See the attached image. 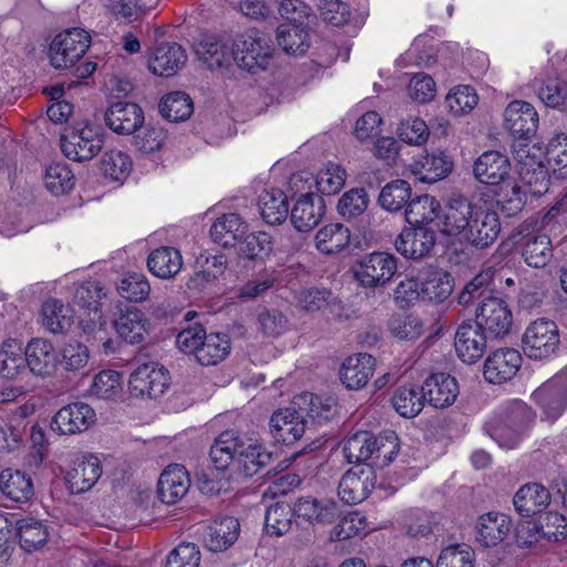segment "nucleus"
<instances>
[{"instance_id": "f257e3e1", "label": "nucleus", "mask_w": 567, "mask_h": 567, "mask_svg": "<svg viewBox=\"0 0 567 567\" xmlns=\"http://www.w3.org/2000/svg\"><path fill=\"white\" fill-rule=\"evenodd\" d=\"M488 274H480L473 278L458 296V302L467 305L481 299L474 323L489 339H502L507 336L513 324L512 311L505 300L493 296L487 289Z\"/></svg>"}, {"instance_id": "f03ea898", "label": "nucleus", "mask_w": 567, "mask_h": 567, "mask_svg": "<svg viewBox=\"0 0 567 567\" xmlns=\"http://www.w3.org/2000/svg\"><path fill=\"white\" fill-rule=\"evenodd\" d=\"M210 458L217 470H228L233 475L251 477L269 463L271 454L257 442L224 432L212 445Z\"/></svg>"}, {"instance_id": "7ed1b4c3", "label": "nucleus", "mask_w": 567, "mask_h": 567, "mask_svg": "<svg viewBox=\"0 0 567 567\" xmlns=\"http://www.w3.org/2000/svg\"><path fill=\"white\" fill-rule=\"evenodd\" d=\"M483 208L464 196H453L443 209L437 227L442 234L468 244L471 230L475 229L474 220Z\"/></svg>"}, {"instance_id": "20e7f679", "label": "nucleus", "mask_w": 567, "mask_h": 567, "mask_svg": "<svg viewBox=\"0 0 567 567\" xmlns=\"http://www.w3.org/2000/svg\"><path fill=\"white\" fill-rule=\"evenodd\" d=\"M483 208L464 196H453L443 209L437 227L442 234L468 244L471 230L475 229L474 220Z\"/></svg>"}, {"instance_id": "39448f33", "label": "nucleus", "mask_w": 567, "mask_h": 567, "mask_svg": "<svg viewBox=\"0 0 567 567\" xmlns=\"http://www.w3.org/2000/svg\"><path fill=\"white\" fill-rule=\"evenodd\" d=\"M512 148L518 175L530 187V193L537 196L546 193L549 179L542 148L527 142H515Z\"/></svg>"}, {"instance_id": "423d86ee", "label": "nucleus", "mask_w": 567, "mask_h": 567, "mask_svg": "<svg viewBox=\"0 0 567 567\" xmlns=\"http://www.w3.org/2000/svg\"><path fill=\"white\" fill-rule=\"evenodd\" d=\"M396 436L391 433L384 439H377L367 431H361L350 436L344 446L343 453L349 463H359L369 460L375 454V458H383L382 464L388 465L398 454Z\"/></svg>"}, {"instance_id": "0eeeda50", "label": "nucleus", "mask_w": 567, "mask_h": 567, "mask_svg": "<svg viewBox=\"0 0 567 567\" xmlns=\"http://www.w3.org/2000/svg\"><path fill=\"white\" fill-rule=\"evenodd\" d=\"M233 50L235 63L251 73L265 70L272 55L269 38L257 30L238 34L233 41Z\"/></svg>"}, {"instance_id": "6e6552de", "label": "nucleus", "mask_w": 567, "mask_h": 567, "mask_svg": "<svg viewBox=\"0 0 567 567\" xmlns=\"http://www.w3.org/2000/svg\"><path fill=\"white\" fill-rule=\"evenodd\" d=\"M559 344L560 336L557 324L545 318L530 322L522 338L524 353L535 360L548 359L556 353Z\"/></svg>"}, {"instance_id": "1a4fd4ad", "label": "nucleus", "mask_w": 567, "mask_h": 567, "mask_svg": "<svg viewBox=\"0 0 567 567\" xmlns=\"http://www.w3.org/2000/svg\"><path fill=\"white\" fill-rule=\"evenodd\" d=\"M104 135L101 127L85 124L74 127L61 138V148L72 161L83 162L95 157L102 150Z\"/></svg>"}, {"instance_id": "9d476101", "label": "nucleus", "mask_w": 567, "mask_h": 567, "mask_svg": "<svg viewBox=\"0 0 567 567\" xmlns=\"http://www.w3.org/2000/svg\"><path fill=\"white\" fill-rule=\"evenodd\" d=\"M90 47L89 33L79 28L65 30L54 37L49 56L55 69H68L79 61Z\"/></svg>"}, {"instance_id": "9b49d317", "label": "nucleus", "mask_w": 567, "mask_h": 567, "mask_svg": "<svg viewBox=\"0 0 567 567\" xmlns=\"http://www.w3.org/2000/svg\"><path fill=\"white\" fill-rule=\"evenodd\" d=\"M398 270V259L378 251L364 256L354 267V277L362 287L378 288L389 284Z\"/></svg>"}, {"instance_id": "f8f14e48", "label": "nucleus", "mask_w": 567, "mask_h": 567, "mask_svg": "<svg viewBox=\"0 0 567 567\" xmlns=\"http://www.w3.org/2000/svg\"><path fill=\"white\" fill-rule=\"evenodd\" d=\"M169 385L168 370L156 362L140 364L130 375L128 388L135 396L157 398Z\"/></svg>"}, {"instance_id": "ddd939ff", "label": "nucleus", "mask_w": 567, "mask_h": 567, "mask_svg": "<svg viewBox=\"0 0 567 567\" xmlns=\"http://www.w3.org/2000/svg\"><path fill=\"white\" fill-rule=\"evenodd\" d=\"M377 484L375 470L370 465H359L347 471L338 486L340 499L349 505L363 502Z\"/></svg>"}, {"instance_id": "4468645a", "label": "nucleus", "mask_w": 567, "mask_h": 567, "mask_svg": "<svg viewBox=\"0 0 567 567\" xmlns=\"http://www.w3.org/2000/svg\"><path fill=\"white\" fill-rule=\"evenodd\" d=\"M547 419L556 420L567 408V365L533 393Z\"/></svg>"}, {"instance_id": "2eb2a0df", "label": "nucleus", "mask_w": 567, "mask_h": 567, "mask_svg": "<svg viewBox=\"0 0 567 567\" xmlns=\"http://www.w3.org/2000/svg\"><path fill=\"white\" fill-rule=\"evenodd\" d=\"M95 421V411L87 403L74 402L54 414L51 429L59 435H74L89 430Z\"/></svg>"}, {"instance_id": "dca6fc26", "label": "nucleus", "mask_w": 567, "mask_h": 567, "mask_svg": "<svg viewBox=\"0 0 567 567\" xmlns=\"http://www.w3.org/2000/svg\"><path fill=\"white\" fill-rule=\"evenodd\" d=\"M522 364L520 353L512 348L492 352L484 362V378L487 382L502 384L512 380Z\"/></svg>"}, {"instance_id": "f3484780", "label": "nucleus", "mask_w": 567, "mask_h": 567, "mask_svg": "<svg viewBox=\"0 0 567 567\" xmlns=\"http://www.w3.org/2000/svg\"><path fill=\"white\" fill-rule=\"evenodd\" d=\"M504 122L516 142H526L536 132L538 114L530 103L513 101L505 109Z\"/></svg>"}, {"instance_id": "a211bd4d", "label": "nucleus", "mask_w": 567, "mask_h": 567, "mask_svg": "<svg viewBox=\"0 0 567 567\" xmlns=\"http://www.w3.org/2000/svg\"><path fill=\"white\" fill-rule=\"evenodd\" d=\"M435 239L434 230L424 226H411L402 229L394 247L405 258L421 259L434 248Z\"/></svg>"}, {"instance_id": "6ab92c4d", "label": "nucleus", "mask_w": 567, "mask_h": 567, "mask_svg": "<svg viewBox=\"0 0 567 567\" xmlns=\"http://www.w3.org/2000/svg\"><path fill=\"white\" fill-rule=\"evenodd\" d=\"M487 339L489 337L485 336L475 323L463 322L457 328L454 340L458 358L465 363H475L483 357Z\"/></svg>"}, {"instance_id": "aec40b11", "label": "nucleus", "mask_w": 567, "mask_h": 567, "mask_svg": "<svg viewBox=\"0 0 567 567\" xmlns=\"http://www.w3.org/2000/svg\"><path fill=\"white\" fill-rule=\"evenodd\" d=\"M295 516L310 524H332L339 517L337 503L330 498L299 497L293 505Z\"/></svg>"}, {"instance_id": "412c9836", "label": "nucleus", "mask_w": 567, "mask_h": 567, "mask_svg": "<svg viewBox=\"0 0 567 567\" xmlns=\"http://www.w3.org/2000/svg\"><path fill=\"white\" fill-rule=\"evenodd\" d=\"M512 529V519L501 512H488L481 515L475 524L476 540L484 547L501 544Z\"/></svg>"}, {"instance_id": "4be33fe9", "label": "nucleus", "mask_w": 567, "mask_h": 567, "mask_svg": "<svg viewBox=\"0 0 567 567\" xmlns=\"http://www.w3.org/2000/svg\"><path fill=\"white\" fill-rule=\"evenodd\" d=\"M270 432L277 442L292 444L305 433L306 421L301 413L293 409H281L270 417Z\"/></svg>"}, {"instance_id": "5701e85b", "label": "nucleus", "mask_w": 567, "mask_h": 567, "mask_svg": "<svg viewBox=\"0 0 567 567\" xmlns=\"http://www.w3.org/2000/svg\"><path fill=\"white\" fill-rule=\"evenodd\" d=\"M511 164L508 158L499 152H484L474 163L475 178L483 184L499 185L509 175Z\"/></svg>"}, {"instance_id": "b1692460", "label": "nucleus", "mask_w": 567, "mask_h": 567, "mask_svg": "<svg viewBox=\"0 0 567 567\" xmlns=\"http://www.w3.org/2000/svg\"><path fill=\"white\" fill-rule=\"evenodd\" d=\"M113 324L118 337L130 344L143 342L151 331L148 318L134 307L121 311Z\"/></svg>"}, {"instance_id": "393cba45", "label": "nucleus", "mask_w": 567, "mask_h": 567, "mask_svg": "<svg viewBox=\"0 0 567 567\" xmlns=\"http://www.w3.org/2000/svg\"><path fill=\"white\" fill-rule=\"evenodd\" d=\"M106 125L117 134H132L142 126L144 115L142 109L130 102L113 103L105 112Z\"/></svg>"}, {"instance_id": "a878e982", "label": "nucleus", "mask_w": 567, "mask_h": 567, "mask_svg": "<svg viewBox=\"0 0 567 567\" xmlns=\"http://www.w3.org/2000/svg\"><path fill=\"white\" fill-rule=\"evenodd\" d=\"M422 392L432 406L445 409L455 402L460 390L455 378L446 373H434L425 380Z\"/></svg>"}, {"instance_id": "bb28decb", "label": "nucleus", "mask_w": 567, "mask_h": 567, "mask_svg": "<svg viewBox=\"0 0 567 567\" xmlns=\"http://www.w3.org/2000/svg\"><path fill=\"white\" fill-rule=\"evenodd\" d=\"M102 474V465L94 455L84 456L78 461L66 473L65 482L72 494H82L90 491Z\"/></svg>"}, {"instance_id": "cd10ccee", "label": "nucleus", "mask_w": 567, "mask_h": 567, "mask_svg": "<svg viewBox=\"0 0 567 567\" xmlns=\"http://www.w3.org/2000/svg\"><path fill=\"white\" fill-rule=\"evenodd\" d=\"M375 360L368 353L348 357L340 368V380L350 390L367 385L374 372Z\"/></svg>"}, {"instance_id": "c85d7f7f", "label": "nucleus", "mask_w": 567, "mask_h": 567, "mask_svg": "<svg viewBox=\"0 0 567 567\" xmlns=\"http://www.w3.org/2000/svg\"><path fill=\"white\" fill-rule=\"evenodd\" d=\"M27 371L39 377L51 375L56 367L53 344L45 339L34 338L25 347Z\"/></svg>"}, {"instance_id": "c756f323", "label": "nucleus", "mask_w": 567, "mask_h": 567, "mask_svg": "<svg viewBox=\"0 0 567 567\" xmlns=\"http://www.w3.org/2000/svg\"><path fill=\"white\" fill-rule=\"evenodd\" d=\"M189 488V477L184 466H167L159 476L157 494L165 504H175L182 499Z\"/></svg>"}, {"instance_id": "7c9ffc66", "label": "nucleus", "mask_w": 567, "mask_h": 567, "mask_svg": "<svg viewBox=\"0 0 567 567\" xmlns=\"http://www.w3.org/2000/svg\"><path fill=\"white\" fill-rule=\"evenodd\" d=\"M549 491L538 483H527L519 487L513 497L515 511L522 517H530L543 512L550 504Z\"/></svg>"}, {"instance_id": "2f4dec72", "label": "nucleus", "mask_w": 567, "mask_h": 567, "mask_svg": "<svg viewBox=\"0 0 567 567\" xmlns=\"http://www.w3.org/2000/svg\"><path fill=\"white\" fill-rule=\"evenodd\" d=\"M196 53L210 70L228 69L235 62L233 44L228 45L215 35H203Z\"/></svg>"}, {"instance_id": "473e14b6", "label": "nucleus", "mask_w": 567, "mask_h": 567, "mask_svg": "<svg viewBox=\"0 0 567 567\" xmlns=\"http://www.w3.org/2000/svg\"><path fill=\"white\" fill-rule=\"evenodd\" d=\"M147 268L159 279H173L183 268V256L175 247L161 246L148 255Z\"/></svg>"}, {"instance_id": "72a5a7b5", "label": "nucleus", "mask_w": 567, "mask_h": 567, "mask_svg": "<svg viewBox=\"0 0 567 567\" xmlns=\"http://www.w3.org/2000/svg\"><path fill=\"white\" fill-rule=\"evenodd\" d=\"M187 61L185 50L177 43H162L150 61V70L159 76L174 75Z\"/></svg>"}, {"instance_id": "f704fd0d", "label": "nucleus", "mask_w": 567, "mask_h": 567, "mask_svg": "<svg viewBox=\"0 0 567 567\" xmlns=\"http://www.w3.org/2000/svg\"><path fill=\"white\" fill-rule=\"evenodd\" d=\"M322 199L313 194L301 195L293 205L290 220L299 231H308L318 225L323 215Z\"/></svg>"}, {"instance_id": "c9c22d12", "label": "nucleus", "mask_w": 567, "mask_h": 567, "mask_svg": "<svg viewBox=\"0 0 567 567\" xmlns=\"http://www.w3.org/2000/svg\"><path fill=\"white\" fill-rule=\"evenodd\" d=\"M474 221L475 229L471 230L467 245L481 250L491 247L501 233V221L497 213L484 207Z\"/></svg>"}, {"instance_id": "e433bc0d", "label": "nucleus", "mask_w": 567, "mask_h": 567, "mask_svg": "<svg viewBox=\"0 0 567 567\" xmlns=\"http://www.w3.org/2000/svg\"><path fill=\"white\" fill-rule=\"evenodd\" d=\"M239 529L240 524L235 517L226 516L215 519L205 535L207 548L215 553L227 549L237 540Z\"/></svg>"}, {"instance_id": "4c0bfd02", "label": "nucleus", "mask_w": 567, "mask_h": 567, "mask_svg": "<svg viewBox=\"0 0 567 567\" xmlns=\"http://www.w3.org/2000/svg\"><path fill=\"white\" fill-rule=\"evenodd\" d=\"M423 290V300L442 302L453 291V278L450 274L434 267H426L420 271Z\"/></svg>"}, {"instance_id": "58836bf2", "label": "nucleus", "mask_w": 567, "mask_h": 567, "mask_svg": "<svg viewBox=\"0 0 567 567\" xmlns=\"http://www.w3.org/2000/svg\"><path fill=\"white\" fill-rule=\"evenodd\" d=\"M248 231V225L237 214H225L210 227V236L216 244L234 247Z\"/></svg>"}, {"instance_id": "ea45409f", "label": "nucleus", "mask_w": 567, "mask_h": 567, "mask_svg": "<svg viewBox=\"0 0 567 567\" xmlns=\"http://www.w3.org/2000/svg\"><path fill=\"white\" fill-rule=\"evenodd\" d=\"M453 162L442 152L426 154L412 164V171L423 183H435L452 171Z\"/></svg>"}, {"instance_id": "a19ab883", "label": "nucleus", "mask_w": 567, "mask_h": 567, "mask_svg": "<svg viewBox=\"0 0 567 567\" xmlns=\"http://www.w3.org/2000/svg\"><path fill=\"white\" fill-rule=\"evenodd\" d=\"M25 359L22 343L17 339H6L0 347V373L7 379H18L27 374Z\"/></svg>"}, {"instance_id": "79ce46f5", "label": "nucleus", "mask_w": 567, "mask_h": 567, "mask_svg": "<svg viewBox=\"0 0 567 567\" xmlns=\"http://www.w3.org/2000/svg\"><path fill=\"white\" fill-rule=\"evenodd\" d=\"M278 45L290 55H302L309 47V33L306 24L282 23L277 28Z\"/></svg>"}, {"instance_id": "37998d69", "label": "nucleus", "mask_w": 567, "mask_h": 567, "mask_svg": "<svg viewBox=\"0 0 567 567\" xmlns=\"http://www.w3.org/2000/svg\"><path fill=\"white\" fill-rule=\"evenodd\" d=\"M0 491L13 502H27L33 495L31 477L20 471L4 470L0 474Z\"/></svg>"}, {"instance_id": "c03bdc74", "label": "nucleus", "mask_w": 567, "mask_h": 567, "mask_svg": "<svg viewBox=\"0 0 567 567\" xmlns=\"http://www.w3.org/2000/svg\"><path fill=\"white\" fill-rule=\"evenodd\" d=\"M315 243L322 254H337L349 246L350 230L339 223L326 225L317 233Z\"/></svg>"}, {"instance_id": "a18cd8bd", "label": "nucleus", "mask_w": 567, "mask_h": 567, "mask_svg": "<svg viewBox=\"0 0 567 567\" xmlns=\"http://www.w3.org/2000/svg\"><path fill=\"white\" fill-rule=\"evenodd\" d=\"M259 209L262 219L269 225H279L288 216L287 196L280 189L264 192L259 197Z\"/></svg>"}, {"instance_id": "49530a36", "label": "nucleus", "mask_w": 567, "mask_h": 567, "mask_svg": "<svg viewBox=\"0 0 567 567\" xmlns=\"http://www.w3.org/2000/svg\"><path fill=\"white\" fill-rule=\"evenodd\" d=\"M17 535L22 549L32 553L47 544L49 529L42 522L29 517L18 522Z\"/></svg>"}, {"instance_id": "de8ad7c7", "label": "nucleus", "mask_w": 567, "mask_h": 567, "mask_svg": "<svg viewBox=\"0 0 567 567\" xmlns=\"http://www.w3.org/2000/svg\"><path fill=\"white\" fill-rule=\"evenodd\" d=\"M440 203L431 195L419 196L412 199L405 208V219L414 227L423 226L435 219L440 220Z\"/></svg>"}, {"instance_id": "09e8293b", "label": "nucleus", "mask_w": 567, "mask_h": 567, "mask_svg": "<svg viewBox=\"0 0 567 567\" xmlns=\"http://www.w3.org/2000/svg\"><path fill=\"white\" fill-rule=\"evenodd\" d=\"M297 305L300 310L307 313H315L326 309H333L340 306V301L329 289L326 288H305L297 295Z\"/></svg>"}, {"instance_id": "8fccbe9b", "label": "nucleus", "mask_w": 567, "mask_h": 567, "mask_svg": "<svg viewBox=\"0 0 567 567\" xmlns=\"http://www.w3.org/2000/svg\"><path fill=\"white\" fill-rule=\"evenodd\" d=\"M229 352L230 339L226 333H206L196 360L202 365H215L221 362Z\"/></svg>"}, {"instance_id": "3c124183", "label": "nucleus", "mask_w": 567, "mask_h": 567, "mask_svg": "<svg viewBox=\"0 0 567 567\" xmlns=\"http://www.w3.org/2000/svg\"><path fill=\"white\" fill-rule=\"evenodd\" d=\"M42 324L52 333L64 332L72 323L71 309L56 299L42 305Z\"/></svg>"}, {"instance_id": "603ef678", "label": "nucleus", "mask_w": 567, "mask_h": 567, "mask_svg": "<svg viewBox=\"0 0 567 567\" xmlns=\"http://www.w3.org/2000/svg\"><path fill=\"white\" fill-rule=\"evenodd\" d=\"M107 299V290L97 281H85L76 287L73 295L74 305L89 312L97 313Z\"/></svg>"}, {"instance_id": "864d4df0", "label": "nucleus", "mask_w": 567, "mask_h": 567, "mask_svg": "<svg viewBox=\"0 0 567 567\" xmlns=\"http://www.w3.org/2000/svg\"><path fill=\"white\" fill-rule=\"evenodd\" d=\"M159 112L162 116L168 121H185L193 113V102L190 97L183 92H171L162 99Z\"/></svg>"}, {"instance_id": "5fc2aeb1", "label": "nucleus", "mask_w": 567, "mask_h": 567, "mask_svg": "<svg viewBox=\"0 0 567 567\" xmlns=\"http://www.w3.org/2000/svg\"><path fill=\"white\" fill-rule=\"evenodd\" d=\"M495 193L496 203L507 216L519 213L525 205V192L514 181L506 179Z\"/></svg>"}, {"instance_id": "6e6d98bb", "label": "nucleus", "mask_w": 567, "mask_h": 567, "mask_svg": "<svg viewBox=\"0 0 567 567\" xmlns=\"http://www.w3.org/2000/svg\"><path fill=\"white\" fill-rule=\"evenodd\" d=\"M120 296L132 302L146 300L151 292L147 277L142 272H128L116 285Z\"/></svg>"}, {"instance_id": "4d7b16f0", "label": "nucleus", "mask_w": 567, "mask_h": 567, "mask_svg": "<svg viewBox=\"0 0 567 567\" xmlns=\"http://www.w3.org/2000/svg\"><path fill=\"white\" fill-rule=\"evenodd\" d=\"M526 264L534 268L545 267L551 258V245L547 235H535L526 238L523 248Z\"/></svg>"}, {"instance_id": "13d9d810", "label": "nucleus", "mask_w": 567, "mask_h": 567, "mask_svg": "<svg viewBox=\"0 0 567 567\" xmlns=\"http://www.w3.org/2000/svg\"><path fill=\"white\" fill-rule=\"evenodd\" d=\"M293 507L286 503L270 505L265 513L266 532L274 536L286 534L292 524Z\"/></svg>"}, {"instance_id": "bf43d9fd", "label": "nucleus", "mask_w": 567, "mask_h": 567, "mask_svg": "<svg viewBox=\"0 0 567 567\" xmlns=\"http://www.w3.org/2000/svg\"><path fill=\"white\" fill-rule=\"evenodd\" d=\"M529 415V410L523 402H515L512 406L511 414L508 415V421L515 426L513 434L507 440L505 439V429H496L495 440L498 442V444L505 449L515 447L520 437V434L526 426Z\"/></svg>"}, {"instance_id": "052dcab7", "label": "nucleus", "mask_w": 567, "mask_h": 567, "mask_svg": "<svg viewBox=\"0 0 567 567\" xmlns=\"http://www.w3.org/2000/svg\"><path fill=\"white\" fill-rule=\"evenodd\" d=\"M411 187L408 182L395 179L388 183L379 195L382 208L389 212H398L409 204Z\"/></svg>"}, {"instance_id": "680f3d73", "label": "nucleus", "mask_w": 567, "mask_h": 567, "mask_svg": "<svg viewBox=\"0 0 567 567\" xmlns=\"http://www.w3.org/2000/svg\"><path fill=\"white\" fill-rule=\"evenodd\" d=\"M92 396L103 400H113L122 392V378L115 370L99 372L89 389Z\"/></svg>"}, {"instance_id": "e2e57ef3", "label": "nucleus", "mask_w": 567, "mask_h": 567, "mask_svg": "<svg viewBox=\"0 0 567 567\" xmlns=\"http://www.w3.org/2000/svg\"><path fill=\"white\" fill-rule=\"evenodd\" d=\"M101 169L110 179L122 182L131 173L132 161L123 151L109 150L102 156Z\"/></svg>"}, {"instance_id": "0e129e2a", "label": "nucleus", "mask_w": 567, "mask_h": 567, "mask_svg": "<svg viewBox=\"0 0 567 567\" xmlns=\"http://www.w3.org/2000/svg\"><path fill=\"white\" fill-rule=\"evenodd\" d=\"M395 411L404 417H414L423 409V392L414 388H400L392 398Z\"/></svg>"}, {"instance_id": "69168bd1", "label": "nucleus", "mask_w": 567, "mask_h": 567, "mask_svg": "<svg viewBox=\"0 0 567 567\" xmlns=\"http://www.w3.org/2000/svg\"><path fill=\"white\" fill-rule=\"evenodd\" d=\"M445 103L451 113L460 116L474 110L478 103V96L472 86L457 85L449 92Z\"/></svg>"}, {"instance_id": "338daca9", "label": "nucleus", "mask_w": 567, "mask_h": 567, "mask_svg": "<svg viewBox=\"0 0 567 567\" xmlns=\"http://www.w3.org/2000/svg\"><path fill=\"white\" fill-rule=\"evenodd\" d=\"M346 181V169L339 164L329 163L318 173L316 185L321 194L334 195L342 189Z\"/></svg>"}, {"instance_id": "774afa93", "label": "nucleus", "mask_w": 567, "mask_h": 567, "mask_svg": "<svg viewBox=\"0 0 567 567\" xmlns=\"http://www.w3.org/2000/svg\"><path fill=\"white\" fill-rule=\"evenodd\" d=\"M544 158L553 173L559 177L567 176V135L558 134L547 144Z\"/></svg>"}]
</instances>
